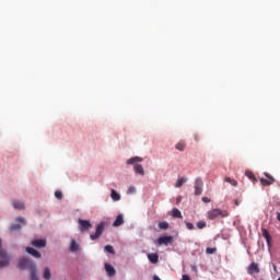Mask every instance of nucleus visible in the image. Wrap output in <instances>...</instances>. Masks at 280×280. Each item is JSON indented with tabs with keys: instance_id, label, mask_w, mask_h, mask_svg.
Returning <instances> with one entry per match:
<instances>
[{
	"instance_id": "obj_1",
	"label": "nucleus",
	"mask_w": 280,
	"mask_h": 280,
	"mask_svg": "<svg viewBox=\"0 0 280 280\" xmlns=\"http://www.w3.org/2000/svg\"><path fill=\"white\" fill-rule=\"evenodd\" d=\"M18 268H20V270H33L36 268V262H34L32 258L20 257Z\"/></svg>"
},
{
	"instance_id": "obj_2",
	"label": "nucleus",
	"mask_w": 280,
	"mask_h": 280,
	"mask_svg": "<svg viewBox=\"0 0 280 280\" xmlns=\"http://www.w3.org/2000/svg\"><path fill=\"white\" fill-rule=\"evenodd\" d=\"M207 218L208 220H217V218H229V211L215 208L208 211Z\"/></svg>"
},
{
	"instance_id": "obj_3",
	"label": "nucleus",
	"mask_w": 280,
	"mask_h": 280,
	"mask_svg": "<svg viewBox=\"0 0 280 280\" xmlns=\"http://www.w3.org/2000/svg\"><path fill=\"white\" fill-rule=\"evenodd\" d=\"M1 240H0V269L1 268H8V266H10V261H11V258H10V255H8V252L1 249Z\"/></svg>"
},
{
	"instance_id": "obj_4",
	"label": "nucleus",
	"mask_w": 280,
	"mask_h": 280,
	"mask_svg": "<svg viewBox=\"0 0 280 280\" xmlns=\"http://www.w3.org/2000/svg\"><path fill=\"white\" fill-rule=\"evenodd\" d=\"M105 229H106V223L105 222H101L96 226L95 233L90 235V240H92V242H95V240H100V237H102V233H104Z\"/></svg>"
},
{
	"instance_id": "obj_5",
	"label": "nucleus",
	"mask_w": 280,
	"mask_h": 280,
	"mask_svg": "<svg viewBox=\"0 0 280 280\" xmlns=\"http://www.w3.org/2000/svg\"><path fill=\"white\" fill-rule=\"evenodd\" d=\"M266 178H260V185H262V187H270V185H275L276 180L272 175H270L269 173H264Z\"/></svg>"
},
{
	"instance_id": "obj_6",
	"label": "nucleus",
	"mask_w": 280,
	"mask_h": 280,
	"mask_svg": "<svg viewBox=\"0 0 280 280\" xmlns=\"http://www.w3.org/2000/svg\"><path fill=\"white\" fill-rule=\"evenodd\" d=\"M202 178L197 177L195 179V196H200L202 194V187H203Z\"/></svg>"
},
{
	"instance_id": "obj_7",
	"label": "nucleus",
	"mask_w": 280,
	"mask_h": 280,
	"mask_svg": "<svg viewBox=\"0 0 280 280\" xmlns=\"http://www.w3.org/2000/svg\"><path fill=\"white\" fill-rule=\"evenodd\" d=\"M78 223L80 225V231H82V232L89 231V229H91V226H93L91 224V221H89V220L79 219Z\"/></svg>"
},
{
	"instance_id": "obj_8",
	"label": "nucleus",
	"mask_w": 280,
	"mask_h": 280,
	"mask_svg": "<svg viewBox=\"0 0 280 280\" xmlns=\"http://www.w3.org/2000/svg\"><path fill=\"white\" fill-rule=\"evenodd\" d=\"M172 242H174V237L172 236H161L158 238L159 246H163V244L167 246V244H172Z\"/></svg>"
},
{
	"instance_id": "obj_9",
	"label": "nucleus",
	"mask_w": 280,
	"mask_h": 280,
	"mask_svg": "<svg viewBox=\"0 0 280 280\" xmlns=\"http://www.w3.org/2000/svg\"><path fill=\"white\" fill-rule=\"evenodd\" d=\"M248 275H259V265L257 262H252L247 268Z\"/></svg>"
},
{
	"instance_id": "obj_10",
	"label": "nucleus",
	"mask_w": 280,
	"mask_h": 280,
	"mask_svg": "<svg viewBox=\"0 0 280 280\" xmlns=\"http://www.w3.org/2000/svg\"><path fill=\"white\" fill-rule=\"evenodd\" d=\"M32 246H34L35 248H45V246H47V241L46 240H34L31 242Z\"/></svg>"
},
{
	"instance_id": "obj_11",
	"label": "nucleus",
	"mask_w": 280,
	"mask_h": 280,
	"mask_svg": "<svg viewBox=\"0 0 280 280\" xmlns=\"http://www.w3.org/2000/svg\"><path fill=\"white\" fill-rule=\"evenodd\" d=\"M261 233H262V237L266 240L267 245L271 246L272 244V236L270 235V232H268V230H266L265 228L261 229Z\"/></svg>"
},
{
	"instance_id": "obj_12",
	"label": "nucleus",
	"mask_w": 280,
	"mask_h": 280,
	"mask_svg": "<svg viewBox=\"0 0 280 280\" xmlns=\"http://www.w3.org/2000/svg\"><path fill=\"white\" fill-rule=\"evenodd\" d=\"M25 252L28 255H32V257H35V259H40V257H43V255H40L38 250L34 249V247H25Z\"/></svg>"
},
{
	"instance_id": "obj_13",
	"label": "nucleus",
	"mask_w": 280,
	"mask_h": 280,
	"mask_svg": "<svg viewBox=\"0 0 280 280\" xmlns=\"http://www.w3.org/2000/svg\"><path fill=\"white\" fill-rule=\"evenodd\" d=\"M105 270H106L108 277H115V275H117L115 267H113V265H110L108 262L105 264Z\"/></svg>"
},
{
	"instance_id": "obj_14",
	"label": "nucleus",
	"mask_w": 280,
	"mask_h": 280,
	"mask_svg": "<svg viewBox=\"0 0 280 280\" xmlns=\"http://www.w3.org/2000/svg\"><path fill=\"white\" fill-rule=\"evenodd\" d=\"M133 172H136V174H139L140 176H145V170H143V165L141 164H135Z\"/></svg>"
},
{
	"instance_id": "obj_15",
	"label": "nucleus",
	"mask_w": 280,
	"mask_h": 280,
	"mask_svg": "<svg viewBox=\"0 0 280 280\" xmlns=\"http://www.w3.org/2000/svg\"><path fill=\"white\" fill-rule=\"evenodd\" d=\"M12 205H13V208L18 209L19 211L25 210V202L23 201L14 200Z\"/></svg>"
},
{
	"instance_id": "obj_16",
	"label": "nucleus",
	"mask_w": 280,
	"mask_h": 280,
	"mask_svg": "<svg viewBox=\"0 0 280 280\" xmlns=\"http://www.w3.org/2000/svg\"><path fill=\"white\" fill-rule=\"evenodd\" d=\"M110 198H112V200H114V202H119V200H121V195H119V192H117V190L112 189Z\"/></svg>"
},
{
	"instance_id": "obj_17",
	"label": "nucleus",
	"mask_w": 280,
	"mask_h": 280,
	"mask_svg": "<svg viewBox=\"0 0 280 280\" xmlns=\"http://www.w3.org/2000/svg\"><path fill=\"white\" fill-rule=\"evenodd\" d=\"M142 161H143V158L133 156V158L127 160V165H135V163H141Z\"/></svg>"
},
{
	"instance_id": "obj_18",
	"label": "nucleus",
	"mask_w": 280,
	"mask_h": 280,
	"mask_svg": "<svg viewBox=\"0 0 280 280\" xmlns=\"http://www.w3.org/2000/svg\"><path fill=\"white\" fill-rule=\"evenodd\" d=\"M121 224H124V215L118 214L113 223V226H121Z\"/></svg>"
},
{
	"instance_id": "obj_19",
	"label": "nucleus",
	"mask_w": 280,
	"mask_h": 280,
	"mask_svg": "<svg viewBox=\"0 0 280 280\" xmlns=\"http://www.w3.org/2000/svg\"><path fill=\"white\" fill-rule=\"evenodd\" d=\"M30 272H31V280H40V278L38 277V269L36 267L31 269Z\"/></svg>"
},
{
	"instance_id": "obj_20",
	"label": "nucleus",
	"mask_w": 280,
	"mask_h": 280,
	"mask_svg": "<svg viewBox=\"0 0 280 280\" xmlns=\"http://www.w3.org/2000/svg\"><path fill=\"white\" fill-rule=\"evenodd\" d=\"M148 259L151 264H159V254H148Z\"/></svg>"
},
{
	"instance_id": "obj_21",
	"label": "nucleus",
	"mask_w": 280,
	"mask_h": 280,
	"mask_svg": "<svg viewBox=\"0 0 280 280\" xmlns=\"http://www.w3.org/2000/svg\"><path fill=\"white\" fill-rule=\"evenodd\" d=\"M175 148L179 152H185V148H187V144L185 143V141L182 140V141L176 143Z\"/></svg>"
},
{
	"instance_id": "obj_22",
	"label": "nucleus",
	"mask_w": 280,
	"mask_h": 280,
	"mask_svg": "<svg viewBox=\"0 0 280 280\" xmlns=\"http://www.w3.org/2000/svg\"><path fill=\"white\" fill-rule=\"evenodd\" d=\"M43 278L45 280H51V269H49V267L44 269Z\"/></svg>"
},
{
	"instance_id": "obj_23",
	"label": "nucleus",
	"mask_w": 280,
	"mask_h": 280,
	"mask_svg": "<svg viewBox=\"0 0 280 280\" xmlns=\"http://www.w3.org/2000/svg\"><path fill=\"white\" fill-rule=\"evenodd\" d=\"M172 215H173V218H179L180 220H183V213L177 208L173 209Z\"/></svg>"
},
{
	"instance_id": "obj_24",
	"label": "nucleus",
	"mask_w": 280,
	"mask_h": 280,
	"mask_svg": "<svg viewBox=\"0 0 280 280\" xmlns=\"http://www.w3.org/2000/svg\"><path fill=\"white\" fill-rule=\"evenodd\" d=\"M79 248H80V245L78 244V242L71 241L70 250H71L72 253H75V250H78Z\"/></svg>"
},
{
	"instance_id": "obj_25",
	"label": "nucleus",
	"mask_w": 280,
	"mask_h": 280,
	"mask_svg": "<svg viewBox=\"0 0 280 280\" xmlns=\"http://www.w3.org/2000/svg\"><path fill=\"white\" fill-rule=\"evenodd\" d=\"M185 183H187V178L180 177V178H178V180L176 182L175 187L180 188V186H182V185H185Z\"/></svg>"
},
{
	"instance_id": "obj_26",
	"label": "nucleus",
	"mask_w": 280,
	"mask_h": 280,
	"mask_svg": "<svg viewBox=\"0 0 280 280\" xmlns=\"http://www.w3.org/2000/svg\"><path fill=\"white\" fill-rule=\"evenodd\" d=\"M15 231H21V224L15 223L10 226V233H14Z\"/></svg>"
},
{
	"instance_id": "obj_27",
	"label": "nucleus",
	"mask_w": 280,
	"mask_h": 280,
	"mask_svg": "<svg viewBox=\"0 0 280 280\" xmlns=\"http://www.w3.org/2000/svg\"><path fill=\"white\" fill-rule=\"evenodd\" d=\"M159 229H162L163 231L170 229V223L162 221L159 223Z\"/></svg>"
},
{
	"instance_id": "obj_28",
	"label": "nucleus",
	"mask_w": 280,
	"mask_h": 280,
	"mask_svg": "<svg viewBox=\"0 0 280 280\" xmlns=\"http://www.w3.org/2000/svg\"><path fill=\"white\" fill-rule=\"evenodd\" d=\"M225 182L230 183V185H232V187H237V180H235L231 177H225Z\"/></svg>"
},
{
	"instance_id": "obj_29",
	"label": "nucleus",
	"mask_w": 280,
	"mask_h": 280,
	"mask_svg": "<svg viewBox=\"0 0 280 280\" xmlns=\"http://www.w3.org/2000/svg\"><path fill=\"white\" fill-rule=\"evenodd\" d=\"M105 250H106V253H109L110 255H115V248H113L112 245H106Z\"/></svg>"
},
{
	"instance_id": "obj_30",
	"label": "nucleus",
	"mask_w": 280,
	"mask_h": 280,
	"mask_svg": "<svg viewBox=\"0 0 280 280\" xmlns=\"http://www.w3.org/2000/svg\"><path fill=\"white\" fill-rule=\"evenodd\" d=\"M246 176L249 177L250 180H257V177H255V174L250 171H247Z\"/></svg>"
},
{
	"instance_id": "obj_31",
	"label": "nucleus",
	"mask_w": 280,
	"mask_h": 280,
	"mask_svg": "<svg viewBox=\"0 0 280 280\" xmlns=\"http://www.w3.org/2000/svg\"><path fill=\"white\" fill-rule=\"evenodd\" d=\"M218 250L215 247H207L206 253L207 255H213Z\"/></svg>"
},
{
	"instance_id": "obj_32",
	"label": "nucleus",
	"mask_w": 280,
	"mask_h": 280,
	"mask_svg": "<svg viewBox=\"0 0 280 280\" xmlns=\"http://www.w3.org/2000/svg\"><path fill=\"white\" fill-rule=\"evenodd\" d=\"M62 197H63L62 191L60 190L55 191V198H57V200H62Z\"/></svg>"
},
{
	"instance_id": "obj_33",
	"label": "nucleus",
	"mask_w": 280,
	"mask_h": 280,
	"mask_svg": "<svg viewBox=\"0 0 280 280\" xmlns=\"http://www.w3.org/2000/svg\"><path fill=\"white\" fill-rule=\"evenodd\" d=\"M207 228V222L205 221H199L197 223V229H206Z\"/></svg>"
},
{
	"instance_id": "obj_34",
	"label": "nucleus",
	"mask_w": 280,
	"mask_h": 280,
	"mask_svg": "<svg viewBox=\"0 0 280 280\" xmlns=\"http://www.w3.org/2000/svg\"><path fill=\"white\" fill-rule=\"evenodd\" d=\"M186 228L188 229V231H194V223L190 222H185Z\"/></svg>"
},
{
	"instance_id": "obj_35",
	"label": "nucleus",
	"mask_w": 280,
	"mask_h": 280,
	"mask_svg": "<svg viewBox=\"0 0 280 280\" xmlns=\"http://www.w3.org/2000/svg\"><path fill=\"white\" fill-rule=\"evenodd\" d=\"M135 191H137V189L133 186H130L127 190V194H135Z\"/></svg>"
},
{
	"instance_id": "obj_36",
	"label": "nucleus",
	"mask_w": 280,
	"mask_h": 280,
	"mask_svg": "<svg viewBox=\"0 0 280 280\" xmlns=\"http://www.w3.org/2000/svg\"><path fill=\"white\" fill-rule=\"evenodd\" d=\"M16 222H20L21 224H25V218L19 217V218L16 219Z\"/></svg>"
},
{
	"instance_id": "obj_37",
	"label": "nucleus",
	"mask_w": 280,
	"mask_h": 280,
	"mask_svg": "<svg viewBox=\"0 0 280 280\" xmlns=\"http://www.w3.org/2000/svg\"><path fill=\"white\" fill-rule=\"evenodd\" d=\"M202 202H211V199H209V197H202L201 198Z\"/></svg>"
},
{
	"instance_id": "obj_38",
	"label": "nucleus",
	"mask_w": 280,
	"mask_h": 280,
	"mask_svg": "<svg viewBox=\"0 0 280 280\" xmlns=\"http://www.w3.org/2000/svg\"><path fill=\"white\" fill-rule=\"evenodd\" d=\"M182 280H191V278H189L188 275H183V276H182Z\"/></svg>"
},
{
	"instance_id": "obj_39",
	"label": "nucleus",
	"mask_w": 280,
	"mask_h": 280,
	"mask_svg": "<svg viewBox=\"0 0 280 280\" xmlns=\"http://www.w3.org/2000/svg\"><path fill=\"white\" fill-rule=\"evenodd\" d=\"M234 205H235L236 207H240V200L236 199V200L234 201Z\"/></svg>"
},
{
	"instance_id": "obj_40",
	"label": "nucleus",
	"mask_w": 280,
	"mask_h": 280,
	"mask_svg": "<svg viewBox=\"0 0 280 280\" xmlns=\"http://www.w3.org/2000/svg\"><path fill=\"white\" fill-rule=\"evenodd\" d=\"M277 220L280 222V212H277Z\"/></svg>"
},
{
	"instance_id": "obj_41",
	"label": "nucleus",
	"mask_w": 280,
	"mask_h": 280,
	"mask_svg": "<svg viewBox=\"0 0 280 280\" xmlns=\"http://www.w3.org/2000/svg\"><path fill=\"white\" fill-rule=\"evenodd\" d=\"M153 280H161V278H159V276H153Z\"/></svg>"
},
{
	"instance_id": "obj_42",
	"label": "nucleus",
	"mask_w": 280,
	"mask_h": 280,
	"mask_svg": "<svg viewBox=\"0 0 280 280\" xmlns=\"http://www.w3.org/2000/svg\"><path fill=\"white\" fill-rule=\"evenodd\" d=\"M272 268H273L275 272H277V265H273Z\"/></svg>"
},
{
	"instance_id": "obj_43",
	"label": "nucleus",
	"mask_w": 280,
	"mask_h": 280,
	"mask_svg": "<svg viewBox=\"0 0 280 280\" xmlns=\"http://www.w3.org/2000/svg\"><path fill=\"white\" fill-rule=\"evenodd\" d=\"M192 270L196 272L198 269L196 268V266H192Z\"/></svg>"
},
{
	"instance_id": "obj_44",
	"label": "nucleus",
	"mask_w": 280,
	"mask_h": 280,
	"mask_svg": "<svg viewBox=\"0 0 280 280\" xmlns=\"http://www.w3.org/2000/svg\"><path fill=\"white\" fill-rule=\"evenodd\" d=\"M277 280H280V278H278Z\"/></svg>"
}]
</instances>
